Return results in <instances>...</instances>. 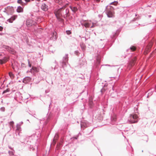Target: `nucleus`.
Returning <instances> with one entry per match:
<instances>
[{
  "instance_id": "obj_1",
  "label": "nucleus",
  "mask_w": 156,
  "mask_h": 156,
  "mask_svg": "<svg viewBox=\"0 0 156 156\" xmlns=\"http://www.w3.org/2000/svg\"><path fill=\"white\" fill-rule=\"evenodd\" d=\"M118 3L117 1H114L111 2L110 5H108L106 7V12L107 16L109 18H112L114 17L113 12L115 9V7L111 6L110 5H114V6H116Z\"/></svg>"
},
{
  "instance_id": "obj_2",
  "label": "nucleus",
  "mask_w": 156,
  "mask_h": 156,
  "mask_svg": "<svg viewBox=\"0 0 156 156\" xmlns=\"http://www.w3.org/2000/svg\"><path fill=\"white\" fill-rule=\"evenodd\" d=\"M64 6H62V7L60 8L57 11L54 12V14L57 19L59 20L62 22H63L64 20L63 19L60 18V17H62V14H61V10L62 9H63L64 8Z\"/></svg>"
},
{
  "instance_id": "obj_3",
  "label": "nucleus",
  "mask_w": 156,
  "mask_h": 156,
  "mask_svg": "<svg viewBox=\"0 0 156 156\" xmlns=\"http://www.w3.org/2000/svg\"><path fill=\"white\" fill-rule=\"evenodd\" d=\"M64 6V8L61 10V14H62V17H63L64 19H66L69 16H70L69 13V10L68 8H67L65 9V6Z\"/></svg>"
},
{
  "instance_id": "obj_4",
  "label": "nucleus",
  "mask_w": 156,
  "mask_h": 156,
  "mask_svg": "<svg viewBox=\"0 0 156 156\" xmlns=\"http://www.w3.org/2000/svg\"><path fill=\"white\" fill-rule=\"evenodd\" d=\"M68 54H66L63 57L62 59L60 62V64L62 67L64 68L66 66L67 64L68 63Z\"/></svg>"
},
{
  "instance_id": "obj_5",
  "label": "nucleus",
  "mask_w": 156,
  "mask_h": 156,
  "mask_svg": "<svg viewBox=\"0 0 156 156\" xmlns=\"http://www.w3.org/2000/svg\"><path fill=\"white\" fill-rule=\"evenodd\" d=\"M9 58L5 56L3 53H0V63L2 64L5 63L8 61Z\"/></svg>"
},
{
  "instance_id": "obj_6",
  "label": "nucleus",
  "mask_w": 156,
  "mask_h": 156,
  "mask_svg": "<svg viewBox=\"0 0 156 156\" xmlns=\"http://www.w3.org/2000/svg\"><path fill=\"white\" fill-rule=\"evenodd\" d=\"M2 48L5 50L8 51L9 53L12 54L14 55L16 53L15 51L13 48L8 46L3 45Z\"/></svg>"
},
{
  "instance_id": "obj_7",
  "label": "nucleus",
  "mask_w": 156,
  "mask_h": 156,
  "mask_svg": "<svg viewBox=\"0 0 156 156\" xmlns=\"http://www.w3.org/2000/svg\"><path fill=\"white\" fill-rule=\"evenodd\" d=\"M128 120L131 123L136 122V114H131Z\"/></svg>"
},
{
  "instance_id": "obj_8",
  "label": "nucleus",
  "mask_w": 156,
  "mask_h": 156,
  "mask_svg": "<svg viewBox=\"0 0 156 156\" xmlns=\"http://www.w3.org/2000/svg\"><path fill=\"white\" fill-rule=\"evenodd\" d=\"M87 62L85 59L81 58H80L79 62V65L80 67H82L86 66L87 64Z\"/></svg>"
},
{
  "instance_id": "obj_9",
  "label": "nucleus",
  "mask_w": 156,
  "mask_h": 156,
  "mask_svg": "<svg viewBox=\"0 0 156 156\" xmlns=\"http://www.w3.org/2000/svg\"><path fill=\"white\" fill-rule=\"evenodd\" d=\"M90 125V124L86 120H82L81 122L80 126L81 128H84L88 127Z\"/></svg>"
},
{
  "instance_id": "obj_10",
  "label": "nucleus",
  "mask_w": 156,
  "mask_h": 156,
  "mask_svg": "<svg viewBox=\"0 0 156 156\" xmlns=\"http://www.w3.org/2000/svg\"><path fill=\"white\" fill-rule=\"evenodd\" d=\"M119 31L117 30L116 32L112 33V34L111 35V38L113 42H114L115 40L119 35Z\"/></svg>"
},
{
  "instance_id": "obj_11",
  "label": "nucleus",
  "mask_w": 156,
  "mask_h": 156,
  "mask_svg": "<svg viewBox=\"0 0 156 156\" xmlns=\"http://www.w3.org/2000/svg\"><path fill=\"white\" fill-rule=\"evenodd\" d=\"M81 25L82 26H84L85 27H90L93 28L94 27V25L93 23L91 24L90 23L85 22L83 23H81Z\"/></svg>"
},
{
  "instance_id": "obj_12",
  "label": "nucleus",
  "mask_w": 156,
  "mask_h": 156,
  "mask_svg": "<svg viewBox=\"0 0 156 156\" xmlns=\"http://www.w3.org/2000/svg\"><path fill=\"white\" fill-rule=\"evenodd\" d=\"M153 43L152 42H151L149 43L145 51V54H147L150 51V49L153 45Z\"/></svg>"
},
{
  "instance_id": "obj_13",
  "label": "nucleus",
  "mask_w": 156,
  "mask_h": 156,
  "mask_svg": "<svg viewBox=\"0 0 156 156\" xmlns=\"http://www.w3.org/2000/svg\"><path fill=\"white\" fill-rule=\"evenodd\" d=\"M35 22L33 20L30 19H28L27 20L26 24L27 27H30L34 25Z\"/></svg>"
},
{
  "instance_id": "obj_14",
  "label": "nucleus",
  "mask_w": 156,
  "mask_h": 156,
  "mask_svg": "<svg viewBox=\"0 0 156 156\" xmlns=\"http://www.w3.org/2000/svg\"><path fill=\"white\" fill-rule=\"evenodd\" d=\"M17 15H14L12 16L9 19L7 20V21L10 23H12L13 21L15 20L17 18Z\"/></svg>"
},
{
  "instance_id": "obj_15",
  "label": "nucleus",
  "mask_w": 156,
  "mask_h": 156,
  "mask_svg": "<svg viewBox=\"0 0 156 156\" xmlns=\"http://www.w3.org/2000/svg\"><path fill=\"white\" fill-rule=\"evenodd\" d=\"M31 78L30 77L27 76L23 78V82L25 83H27L31 80Z\"/></svg>"
},
{
  "instance_id": "obj_16",
  "label": "nucleus",
  "mask_w": 156,
  "mask_h": 156,
  "mask_svg": "<svg viewBox=\"0 0 156 156\" xmlns=\"http://www.w3.org/2000/svg\"><path fill=\"white\" fill-rule=\"evenodd\" d=\"M41 9L44 11L46 12L48 10V6L45 3H42L41 6Z\"/></svg>"
},
{
  "instance_id": "obj_17",
  "label": "nucleus",
  "mask_w": 156,
  "mask_h": 156,
  "mask_svg": "<svg viewBox=\"0 0 156 156\" xmlns=\"http://www.w3.org/2000/svg\"><path fill=\"white\" fill-rule=\"evenodd\" d=\"M39 69L35 67H32L30 69V72H31L37 73L39 72Z\"/></svg>"
},
{
  "instance_id": "obj_18",
  "label": "nucleus",
  "mask_w": 156,
  "mask_h": 156,
  "mask_svg": "<svg viewBox=\"0 0 156 156\" xmlns=\"http://www.w3.org/2000/svg\"><path fill=\"white\" fill-rule=\"evenodd\" d=\"M69 7L73 12H76L78 10V9L76 7L70 6Z\"/></svg>"
},
{
  "instance_id": "obj_19",
  "label": "nucleus",
  "mask_w": 156,
  "mask_h": 156,
  "mask_svg": "<svg viewBox=\"0 0 156 156\" xmlns=\"http://www.w3.org/2000/svg\"><path fill=\"white\" fill-rule=\"evenodd\" d=\"M58 136L57 134H56L55 135L53 139V143L54 144L56 143V141L58 140Z\"/></svg>"
},
{
  "instance_id": "obj_20",
  "label": "nucleus",
  "mask_w": 156,
  "mask_h": 156,
  "mask_svg": "<svg viewBox=\"0 0 156 156\" xmlns=\"http://www.w3.org/2000/svg\"><path fill=\"white\" fill-rule=\"evenodd\" d=\"M30 97V95L28 94H25L23 95V96L22 97V98L23 99L26 100L28 99Z\"/></svg>"
},
{
  "instance_id": "obj_21",
  "label": "nucleus",
  "mask_w": 156,
  "mask_h": 156,
  "mask_svg": "<svg viewBox=\"0 0 156 156\" xmlns=\"http://www.w3.org/2000/svg\"><path fill=\"white\" fill-rule=\"evenodd\" d=\"M136 48L135 46H133L130 47V48L128 49H127L126 50V52H128V51H133L136 50Z\"/></svg>"
},
{
  "instance_id": "obj_22",
  "label": "nucleus",
  "mask_w": 156,
  "mask_h": 156,
  "mask_svg": "<svg viewBox=\"0 0 156 156\" xmlns=\"http://www.w3.org/2000/svg\"><path fill=\"white\" fill-rule=\"evenodd\" d=\"M16 11L19 13L22 12L23 11V9L21 6H19L16 9Z\"/></svg>"
},
{
  "instance_id": "obj_23",
  "label": "nucleus",
  "mask_w": 156,
  "mask_h": 156,
  "mask_svg": "<svg viewBox=\"0 0 156 156\" xmlns=\"http://www.w3.org/2000/svg\"><path fill=\"white\" fill-rule=\"evenodd\" d=\"M80 134V135L81 134L80 133H79L76 136L73 137L71 138V140L73 143H74L75 140H77L78 139V138Z\"/></svg>"
},
{
  "instance_id": "obj_24",
  "label": "nucleus",
  "mask_w": 156,
  "mask_h": 156,
  "mask_svg": "<svg viewBox=\"0 0 156 156\" xmlns=\"http://www.w3.org/2000/svg\"><path fill=\"white\" fill-rule=\"evenodd\" d=\"M9 74L11 78L13 79L14 78L15 76L12 73L10 72L9 73Z\"/></svg>"
},
{
  "instance_id": "obj_25",
  "label": "nucleus",
  "mask_w": 156,
  "mask_h": 156,
  "mask_svg": "<svg viewBox=\"0 0 156 156\" xmlns=\"http://www.w3.org/2000/svg\"><path fill=\"white\" fill-rule=\"evenodd\" d=\"M16 130L19 131L21 130V128L20 127V126L19 125H16Z\"/></svg>"
},
{
  "instance_id": "obj_26",
  "label": "nucleus",
  "mask_w": 156,
  "mask_h": 156,
  "mask_svg": "<svg viewBox=\"0 0 156 156\" xmlns=\"http://www.w3.org/2000/svg\"><path fill=\"white\" fill-rule=\"evenodd\" d=\"M81 47L83 50H84L85 49V46L83 44H80Z\"/></svg>"
},
{
  "instance_id": "obj_27",
  "label": "nucleus",
  "mask_w": 156,
  "mask_h": 156,
  "mask_svg": "<svg viewBox=\"0 0 156 156\" xmlns=\"http://www.w3.org/2000/svg\"><path fill=\"white\" fill-rule=\"evenodd\" d=\"M10 91V89L9 88H7L6 90L3 91L2 93V94H5L7 92H9Z\"/></svg>"
},
{
  "instance_id": "obj_28",
  "label": "nucleus",
  "mask_w": 156,
  "mask_h": 156,
  "mask_svg": "<svg viewBox=\"0 0 156 156\" xmlns=\"http://www.w3.org/2000/svg\"><path fill=\"white\" fill-rule=\"evenodd\" d=\"M74 54L77 56L79 55V52L78 51H76L74 52Z\"/></svg>"
},
{
  "instance_id": "obj_29",
  "label": "nucleus",
  "mask_w": 156,
  "mask_h": 156,
  "mask_svg": "<svg viewBox=\"0 0 156 156\" xmlns=\"http://www.w3.org/2000/svg\"><path fill=\"white\" fill-rule=\"evenodd\" d=\"M66 32L68 35H70L71 34V32L70 30H67L66 31Z\"/></svg>"
},
{
  "instance_id": "obj_30",
  "label": "nucleus",
  "mask_w": 156,
  "mask_h": 156,
  "mask_svg": "<svg viewBox=\"0 0 156 156\" xmlns=\"http://www.w3.org/2000/svg\"><path fill=\"white\" fill-rule=\"evenodd\" d=\"M30 150H32L33 151H34L35 150L34 148L32 146L30 145Z\"/></svg>"
},
{
  "instance_id": "obj_31",
  "label": "nucleus",
  "mask_w": 156,
  "mask_h": 156,
  "mask_svg": "<svg viewBox=\"0 0 156 156\" xmlns=\"http://www.w3.org/2000/svg\"><path fill=\"white\" fill-rule=\"evenodd\" d=\"M133 23H134V24H136V22H134V20H131V21L130 22V25H132V24H133Z\"/></svg>"
},
{
  "instance_id": "obj_32",
  "label": "nucleus",
  "mask_w": 156,
  "mask_h": 156,
  "mask_svg": "<svg viewBox=\"0 0 156 156\" xmlns=\"http://www.w3.org/2000/svg\"><path fill=\"white\" fill-rule=\"evenodd\" d=\"M17 3H19V4H23V2L22 1V0H18L17 1Z\"/></svg>"
},
{
  "instance_id": "obj_33",
  "label": "nucleus",
  "mask_w": 156,
  "mask_h": 156,
  "mask_svg": "<svg viewBox=\"0 0 156 156\" xmlns=\"http://www.w3.org/2000/svg\"><path fill=\"white\" fill-rule=\"evenodd\" d=\"M21 67L22 68L25 67H26V65L24 63H22L21 64Z\"/></svg>"
},
{
  "instance_id": "obj_34",
  "label": "nucleus",
  "mask_w": 156,
  "mask_h": 156,
  "mask_svg": "<svg viewBox=\"0 0 156 156\" xmlns=\"http://www.w3.org/2000/svg\"><path fill=\"white\" fill-rule=\"evenodd\" d=\"M0 110L2 112H4L5 111V108L4 107H2L0 108Z\"/></svg>"
},
{
  "instance_id": "obj_35",
  "label": "nucleus",
  "mask_w": 156,
  "mask_h": 156,
  "mask_svg": "<svg viewBox=\"0 0 156 156\" xmlns=\"http://www.w3.org/2000/svg\"><path fill=\"white\" fill-rule=\"evenodd\" d=\"M97 65H99L100 64V61L99 59H97Z\"/></svg>"
},
{
  "instance_id": "obj_36",
  "label": "nucleus",
  "mask_w": 156,
  "mask_h": 156,
  "mask_svg": "<svg viewBox=\"0 0 156 156\" xmlns=\"http://www.w3.org/2000/svg\"><path fill=\"white\" fill-rule=\"evenodd\" d=\"M105 91V89H104L103 88H102L101 90V92L102 93H103Z\"/></svg>"
},
{
  "instance_id": "obj_37",
  "label": "nucleus",
  "mask_w": 156,
  "mask_h": 156,
  "mask_svg": "<svg viewBox=\"0 0 156 156\" xmlns=\"http://www.w3.org/2000/svg\"><path fill=\"white\" fill-rule=\"evenodd\" d=\"M23 123V122H19V123L17 124L18 125L21 126V125Z\"/></svg>"
},
{
  "instance_id": "obj_38",
  "label": "nucleus",
  "mask_w": 156,
  "mask_h": 156,
  "mask_svg": "<svg viewBox=\"0 0 156 156\" xmlns=\"http://www.w3.org/2000/svg\"><path fill=\"white\" fill-rule=\"evenodd\" d=\"M28 66L30 68L31 67V65L30 63V62L29 60H28Z\"/></svg>"
},
{
  "instance_id": "obj_39",
  "label": "nucleus",
  "mask_w": 156,
  "mask_h": 156,
  "mask_svg": "<svg viewBox=\"0 0 156 156\" xmlns=\"http://www.w3.org/2000/svg\"><path fill=\"white\" fill-rule=\"evenodd\" d=\"M3 28L2 27L0 26V31H2Z\"/></svg>"
},
{
  "instance_id": "obj_40",
  "label": "nucleus",
  "mask_w": 156,
  "mask_h": 156,
  "mask_svg": "<svg viewBox=\"0 0 156 156\" xmlns=\"http://www.w3.org/2000/svg\"><path fill=\"white\" fill-rule=\"evenodd\" d=\"M55 2L56 3H59V2L61 0H55Z\"/></svg>"
},
{
  "instance_id": "obj_41",
  "label": "nucleus",
  "mask_w": 156,
  "mask_h": 156,
  "mask_svg": "<svg viewBox=\"0 0 156 156\" xmlns=\"http://www.w3.org/2000/svg\"><path fill=\"white\" fill-rule=\"evenodd\" d=\"M26 2H29L30 1V0H24Z\"/></svg>"
},
{
  "instance_id": "obj_42",
  "label": "nucleus",
  "mask_w": 156,
  "mask_h": 156,
  "mask_svg": "<svg viewBox=\"0 0 156 156\" xmlns=\"http://www.w3.org/2000/svg\"><path fill=\"white\" fill-rule=\"evenodd\" d=\"M113 94L112 93L111 94V96L112 97H114L115 96L114 95H113Z\"/></svg>"
},
{
  "instance_id": "obj_43",
  "label": "nucleus",
  "mask_w": 156,
  "mask_h": 156,
  "mask_svg": "<svg viewBox=\"0 0 156 156\" xmlns=\"http://www.w3.org/2000/svg\"><path fill=\"white\" fill-rule=\"evenodd\" d=\"M13 123H14V122L13 121H11V122H10V125H12L13 124Z\"/></svg>"
},
{
  "instance_id": "obj_44",
  "label": "nucleus",
  "mask_w": 156,
  "mask_h": 156,
  "mask_svg": "<svg viewBox=\"0 0 156 156\" xmlns=\"http://www.w3.org/2000/svg\"><path fill=\"white\" fill-rule=\"evenodd\" d=\"M9 149H10L11 150H13V148L11 147V146H9Z\"/></svg>"
},
{
  "instance_id": "obj_45",
  "label": "nucleus",
  "mask_w": 156,
  "mask_h": 156,
  "mask_svg": "<svg viewBox=\"0 0 156 156\" xmlns=\"http://www.w3.org/2000/svg\"><path fill=\"white\" fill-rule=\"evenodd\" d=\"M10 154H12V151H9V152H8Z\"/></svg>"
},
{
  "instance_id": "obj_46",
  "label": "nucleus",
  "mask_w": 156,
  "mask_h": 156,
  "mask_svg": "<svg viewBox=\"0 0 156 156\" xmlns=\"http://www.w3.org/2000/svg\"><path fill=\"white\" fill-rule=\"evenodd\" d=\"M112 89L113 90V91H115V92L116 91V90H115V89H114L113 87H112Z\"/></svg>"
},
{
  "instance_id": "obj_47",
  "label": "nucleus",
  "mask_w": 156,
  "mask_h": 156,
  "mask_svg": "<svg viewBox=\"0 0 156 156\" xmlns=\"http://www.w3.org/2000/svg\"><path fill=\"white\" fill-rule=\"evenodd\" d=\"M84 77L82 75V77H80L79 78H81L82 79H83V78H84Z\"/></svg>"
},
{
  "instance_id": "obj_48",
  "label": "nucleus",
  "mask_w": 156,
  "mask_h": 156,
  "mask_svg": "<svg viewBox=\"0 0 156 156\" xmlns=\"http://www.w3.org/2000/svg\"><path fill=\"white\" fill-rule=\"evenodd\" d=\"M56 68V66H55V67L54 68V70H55Z\"/></svg>"
},
{
  "instance_id": "obj_49",
  "label": "nucleus",
  "mask_w": 156,
  "mask_h": 156,
  "mask_svg": "<svg viewBox=\"0 0 156 156\" xmlns=\"http://www.w3.org/2000/svg\"><path fill=\"white\" fill-rule=\"evenodd\" d=\"M136 25L133 26V28H136Z\"/></svg>"
},
{
  "instance_id": "obj_50",
  "label": "nucleus",
  "mask_w": 156,
  "mask_h": 156,
  "mask_svg": "<svg viewBox=\"0 0 156 156\" xmlns=\"http://www.w3.org/2000/svg\"><path fill=\"white\" fill-rule=\"evenodd\" d=\"M51 103H50V105H49V108H50V105H51Z\"/></svg>"
},
{
  "instance_id": "obj_51",
  "label": "nucleus",
  "mask_w": 156,
  "mask_h": 156,
  "mask_svg": "<svg viewBox=\"0 0 156 156\" xmlns=\"http://www.w3.org/2000/svg\"><path fill=\"white\" fill-rule=\"evenodd\" d=\"M154 52L155 53L156 52V49L154 50Z\"/></svg>"
},
{
  "instance_id": "obj_52",
  "label": "nucleus",
  "mask_w": 156,
  "mask_h": 156,
  "mask_svg": "<svg viewBox=\"0 0 156 156\" xmlns=\"http://www.w3.org/2000/svg\"><path fill=\"white\" fill-rule=\"evenodd\" d=\"M105 66H110V65H108V64H107V65H106Z\"/></svg>"
},
{
  "instance_id": "obj_53",
  "label": "nucleus",
  "mask_w": 156,
  "mask_h": 156,
  "mask_svg": "<svg viewBox=\"0 0 156 156\" xmlns=\"http://www.w3.org/2000/svg\"><path fill=\"white\" fill-rule=\"evenodd\" d=\"M37 1H38V2H40V0H36Z\"/></svg>"
},
{
  "instance_id": "obj_54",
  "label": "nucleus",
  "mask_w": 156,
  "mask_h": 156,
  "mask_svg": "<svg viewBox=\"0 0 156 156\" xmlns=\"http://www.w3.org/2000/svg\"><path fill=\"white\" fill-rule=\"evenodd\" d=\"M51 69H53V67H51Z\"/></svg>"
},
{
  "instance_id": "obj_55",
  "label": "nucleus",
  "mask_w": 156,
  "mask_h": 156,
  "mask_svg": "<svg viewBox=\"0 0 156 156\" xmlns=\"http://www.w3.org/2000/svg\"><path fill=\"white\" fill-rule=\"evenodd\" d=\"M93 129H92L90 132V133L92 131H93Z\"/></svg>"
},
{
  "instance_id": "obj_56",
  "label": "nucleus",
  "mask_w": 156,
  "mask_h": 156,
  "mask_svg": "<svg viewBox=\"0 0 156 156\" xmlns=\"http://www.w3.org/2000/svg\"><path fill=\"white\" fill-rule=\"evenodd\" d=\"M135 16H136V14H135Z\"/></svg>"
},
{
  "instance_id": "obj_57",
  "label": "nucleus",
  "mask_w": 156,
  "mask_h": 156,
  "mask_svg": "<svg viewBox=\"0 0 156 156\" xmlns=\"http://www.w3.org/2000/svg\"><path fill=\"white\" fill-rule=\"evenodd\" d=\"M27 121H29V120L28 119L27 120Z\"/></svg>"
},
{
  "instance_id": "obj_58",
  "label": "nucleus",
  "mask_w": 156,
  "mask_h": 156,
  "mask_svg": "<svg viewBox=\"0 0 156 156\" xmlns=\"http://www.w3.org/2000/svg\"><path fill=\"white\" fill-rule=\"evenodd\" d=\"M98 2H99L100 1V0H98Z\"/></svg>"
},
{
  "instance_id": "obj_59",
  "label": "nucleus",
  "mask_w": 156,
  "mask_h": 156,
  "mask_svg": "<svg viewBox=\"0 0 156 156\" xmlns=\"http://www.w3.org/2000/svg\"><path fill=\"white\" fill-rule=\"evenodd\" d=\"M133 64H132L131 65V66H133Z\"/></svg>"
},
{
  "instance_id": "obj_60",
  "label": "nucleus",
  "mask_w": 156,
  "mask_h": 156,
  "mask_svg": "<svg viewBox=\"0 0 156 156\" xmlns=\"http://www.w3.org/2000/svg\"><path fill=\"white\" fill-rule=\"evenodd\" d=\"M134 20H135V19H134Z\"/></svg>"
}]
</instances>
